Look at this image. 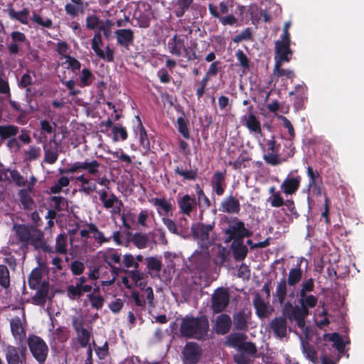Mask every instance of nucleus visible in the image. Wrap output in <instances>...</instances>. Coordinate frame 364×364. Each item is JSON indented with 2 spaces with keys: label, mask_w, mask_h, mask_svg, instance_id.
<instances>
[{
  "label": "nucleus",
  "mask_w": 364,
  "mask_h": 364,
  "mask_svg": "<svg viewBox=\"0 0 364 364\" xmlns=\"http://www.w3.org/2000/svg\"><path fill=\"white\" fill-rule=\"evenodd\" d=\"M208 328V321L205 317H186L182 319L180 332L186 337L201 339L206 336Z\"/></svg>",
  "instance_id": "f257e3e1"
},
{
  "label": "nucleus",
  "mask_w": 364,
  "mask_h": 364,
  "mask_svg": "<svg viewBox=\"0 0 364 364\" xmlns=\"http://www.w3.org/2000/svg\"><path fill=\"white\" fill-rule=\"evenodd\" d=\"M231 5L229 4L228 1H223L220 2L219 6H217L212 4L208 5V10L212 16L218 18L223 26H233L237 23V19L232 14H228Z\"/></svg>",
  "instance_id": "f03ea898"
},
{
  "label": "nucleus",
  "mask_w": 364,
  "mask_h": 364,
  "mask_svg": "<svg viewBox=\"0 0 364 364\" xmlns=\"http://www.w3.org/2000/svg\"><path fill=\"white\" fill-rule=\"evenodd\" d=\"M282 313L289 321H295L300 328H304L305 319L309 314V309L300 306L293 305L290 302L284 304Z\"/></svg>",
  "instance_id": "7ed1b4c3"
},
{
  "label": "nucleus",
  "mask_w": 364,
  "mask_h": 364,
  "mask_svg": "<svg viewBox=\"0 0 364 364\" xmlns=\"http://www.w3.org/2000/svg\"><path fill=\"white\" fill-rule=\"evenodd\" d=\"M27 343L31 354L36 360L41 364L44 363L48 353V347L46 343L41 337L32 334L28 336Z\"/></svg>",
  "instance_id": "20e7f679"
},
{
  "label": "nucleus",
  "mask_w": 364,
  "mask_h": 364,
  "mask_svg": "<svg viewBox=\"0 0 364 364\" xmlns=\"http://www.w3.org/2000/svg\"><path fill=\"white\" fill-rule=\"evenodd\" d=\"M215 223L204 224L196 223L191 227L193 238L201 247H207L211 244L210 233L213 232Z\"/></svg>",
  "instance_id": "39448f33"
},
{
  "label": "nucleus",
  "mask_w": 364,
  "mask_h": 364,
  "mask_svg": "<svg viewBox=\"0 0 364 364\" xmlns=\"http://www.w3.org/2000/svg\"><path fill=\"white\" fill-rule=\"evenodd\" d=\"M100 164L97 160L85 161L82 162L77 161L71 164L67 169H59V172L69 174L86 170L90 175L97 177L100 172Z\"/></svg>",
  "instance_id": "423d86ee"
},
{
  "label": "nucleus",
  "mask_w": 364,
  "mask_h": 364,
  "mask_svg": "<svg viewBox=\"0 0 364 364\" xmlns=\"http://www.w3.org/2000/svg\"><path fill=\"white\" fill-rule=\"evenodd\" d=\"M230 294L225 288H218L211 296V309L215 314L222 312L228 305Z\"/></svg>",
  "instance_id": "0eeeda50"
},
{
  "label": "nucleus",
  "mask_w": 364,
  "mask_h": 364,
  "mask_svg": "<svg viewBox=\"0 0 364 364\" xmlns=\"http://www.w3.org/2000/svg\"><path fill=\"white\" fill-rule=\"evenodd\" d=\"M100 200L102 203L103 207L106 209H111L112 215L120 214L123 203L114 194H109L107 191L102 189L98 191Z\"/></svg>",
  "instance_id": "6e6552de"
},
{
  "label": "nucleus",
  "mask_w": 364,
  "mask_h": 364,
  "mask_svg": "<svg viewBox=\"0 0 364 364\" xmlns=\"http://www.w3.org/2000/svg\"><path fill=\"white\" fill-rule=\"evenodd\" d=\"M86 280L85 277H80L76 279L75 285L72 284L68 287V295L70 299L80 298L83 293L92 291V286L86 284Z\"/></svg>",
  "instance_id": "1a4fd4ad"
},
{
  "label": "nucleus",
  "mask_w": 364,
  "mask_h": 364,
  "mask_svg": "<svg viewBox=\"0 0 364 364\" xmlns=\"http://www.w3.org/2000/svg\"><path fill=\"white\" fill-rule=\"evenodd\" d=\"M4 353L7 364H23L26 362V353L24 349H20L12 346H7L4 348Z\"/></svg>",
  "instance_id": "9d476101"
},
{
  "label": "nucleus",
  "mask_w": 364,
  "mask_h": 364,
  "mask_svg": "<svg viewBox=\"0 0 364 364\" xmlns=\"http://www.w3.org/2000/svg\"><path fill=\"white\" fill-rule=\"evenodd\" d=\"M183 355L185 364H196L200 356V349L196 343H188L183 348Z\"/></svg>",
  "instance_id": "9b49d317"
},
{
  "label": "nucleus",
  "mask_w": 364,
  "mask_h": 364,
  "mask_svg": "<svg viewBox=\"0 0 364 364\" xmlns=\"http://www.w3.org/2000/svg\"><path fill=\"white\" fill-rule=\"evenodd\" d=\"M289 46L290 44L287 43L279 42V41L275 42V63H283L290 61L292 51Z\"/></svg>",
  "instance_id": "f8f14e48"
},
{
  "label": "nucleus",
  "mask_w": 364,
  "mask_h": 364,
  "mask_svg": "<svg viewBox=\"0 0 364 364\" xmlns=\"http://www.w3.org/2000/svg\"><path fill=\"white\" fill-rule=\"evenodd\" d=\"M225 232L229 235L230 239H240L244 237L251 236L252 235V232L245 228V224L242 221L232 223L229 225Z\"/></svg>",
  "instance_id": "ddd939ff"
},
{
  "label": "nucleus",
  "mask_w": 364,
  "mask_h": 364,
  "mask_svg": "<svg viewBox=\"0 0 364 364\" xmlns=\"http://www.w3.org/2000/svg\"><path fill=\"white\" fill-rule=\"evenodd\" d=\"M44 158L43 161L46 164H55L59 156V150L57 141L55 139L50 140V146L47 144L43 145Z\"/></svg>",
  "instance_id": "4468645a"
},
{
  "label": "nucleus",
  "mask_w": 364,
  "mask_h": 364,
  "mask_svg": "<svg viewBox=\"0 0 364 364\" xmlns=\"http://www.w3.org/2000/svg\"><path fill=\"white\" fill-rule=\"evenodd\" d=\"M180 212L186 215H190L196 208V200L188 194H186L178 198L177 200Z\"/></svg>",
  "instance_id": "2eb2a0df"
},
{
  "label": "nucleus",
  "mask_w": 364,
  "mask_h": 364,
  "mask_svg": "<svg viewBox=\"0 0 364 364\" xmlns=\"http://www.w3.org/2000/svg\"><path fill=\"white\" fill-rule=\"evenodd\" d=\"M117 44L128 48L134 39V31L130 28H121L114 31Z\"/></svg>",
  "instance_id": "dca6fc26"
},
{
  "label": "nucleus",
  "mask_w": 364,
  "mask_h": 364,
  "mask_svg": "<svg viewBox=\"0 0 364 364\" xmlns=\"http://www.w3.org/2000/svg\"><path fill=\"white\" fill-rule=\"evenodd\" d=\"M11 331L15 339L20 341L26 337V330L22 320L19 317H15L10 321Z\"/></svg>",
  "instance_id": "f3484780"
},
{
  "label": "nucleus",
  "mask_w": 364,
  "mask_h": 364,
  "mask_svg": "<svg viewBox=\"0 0 364 364\" xmlns=\"http://www.w3.org/2000/svg\"><path fill=\"white\" fill-rule=\"evenodd\" d=\"M301 182V178L287 177L282 183L281 188L286 195H292L298 190Z\"/></svg>",
  "instance_id": "a211bd4d"
},
{
  "label": "nucleus",
  "mask_w": 364,
  "mask_h": 364,
  "mask_svg": "<svg viewBox=\"0 0 364 364\" xmlns=\"http://www.w3.org/2000/svg\"><path fill=\"white\" fill-rule=\"evenodd\" d=\"M231 319L227 314H220L215 320V331L218 334H225L230 328Z\"/></svg>",
  "instance_id": "6ab92c4d"
},
{
  "label": "nucleus",
  "mask_w": 364,
  "mask_h": 364,
  "mask_svg": "<svg viewBox=\"0 0 364 364\" xmlns=\"http://www.w3.org/2000/svg\"><path fill=\"white\" fill-rule=\"evenodd\" d=\"M270 328L277 337L283 338L287 334L286 318L278 317L273 319L270 323Z\"/></svg>",
  "instance_id": "aec40b11"
},
{
  "label": "nucleus",
  "mask_w": 364,
  "mask_h": 364,
  "mask_svg": "<svg viewBox=\"0 0 364 364\" xmlns=\"http://www.w3.org/2000/svg\"><path fill=\"white\" fill-rule=\"evenodd\" d=\"M220 210L224 213H237L240 211V202L236 198L229 196L221 203Z\"/></svg>",
  "instance_id": "412c9836"
},
{
  "label": "nucleus",
  "mask_w": 364,
  "mask_h": 364,
  "mask_svg": "<svg viewBox=\"0 0 364 364\" xmlns=\"http://www.w3.org/2000/svg\"><path fill=\"white\" fill-rule=\"evenodd\" d=\"M169 52L176 56H180L182 51H186L183 40L175 35L168 43Z\"/></svg>",
  "instance_id": "4be33fe9"
},
{
  "label": "nucleus",
  "mask_w": 364,
  "mask_h": 364,
  "mask_svg": "<svg viewBox=\"0 0 364 364\" xmlns=\"http://www.w3.org/2000/svg\"><path fill=\"white\" fill-rule=\"evenodd\" d=\"M151 202L160 215H167L172 212L173 205L166 198H155L152 199Z\"/></svg>",
  "instance_id": "5701e85b"
},
{
  "label": "nucleus",
  "mask_w": 364,
  "mask_h": 364,
  "mask_svg": "<svg viewBox=\"0 0 364 364\" xmlns=\"http://www.w3.org/2000/svg\"><path fill=\"white\" fill-rule=\"evenodd\" d=\"M253 303L259 317H267L271 314L272 310L268 304L265 303L258 294L255 296Z\"/></svg>",
  "instance_id": "b1692460"
},
{
  "label": "nucleus",
  "mask_w": 364,
  "mask_h": 364,
  "mask_svg": "<svg viewBox=\"0 0 364 364\" xmlns=\"http://www.w3.org/2000/svg\"><path fill=\"white\" fill-rule=\"evenodd\" d=\"M75 181L80 183V191L86 194H90L97 189L96 184L92 183L85 174L77 176Z\"/></svg>",
  "instance_id": "393cba45"
},
{
  "label": "nucleus",
  "mask_w": 364,
  "mask_h": 364,
  "mask_svg": "<svg viewBox=\"0 0 364 364\" xmlns=\"http://www.w3.org/2000/svg\"><path fill=\"white\" fill-rule=\"evenodd\" d=\"M212 186L214 191L218 196H222L225 191V175L221 172L215 173Z\"/></svg>",
  "instance_id": "a878e982"
},
{
  "label": "nucleus",
  "mask_w": 364,
  "mask_h": 364,
  "mask_svg": "<svg viewBox=\"0 0 364 364\" xmlns=\"http://www.w3.org/2000/svg\"><path fill=\"white\" fill-rule=\"evenodd\" d=\"M303 277V272L301 269L300 264H298L297 266L294 268H292L289 270L288 274L287 279H286L288 285L290 287H294L298 284Z\"/></svg>",
  "instance_id": "bb28decb"
},
{
  "label": "nucleus",
  "mask_w": 364,
  "mask_h": 364,
  "mask_svg": "<svg viewBox=\"0 0 364 364\" xmlns=\"http://www.w3.org/2000/svg\"><path fill=\"white\" fill-rule=\"evenodd\" d=\"M301 346L302 353L306 358L314 363H316L318 362V355L315 348L309 342L304 340L301 341Z\"/></svg>",
  "instance_id": "cd10ccee"
},
{
  "label": "nucleus",
  "mask_w": 364,
  "mask_h": 364,
  "mask_svg": "<svg viewBox=\"0 0 364 364\" xmlns=\"http://www.w3.org/2000/svg\"><path fill=\"white\" fill-rule=\"evenodd\" d=\"M102 259L107 263V266L114 264H119L121 260V256L113 249H107L101 252Z\"/></svg>",
  "instance_id": "c85d7f7f"
},
{
  "label": "nucleus",
  "mask_w": 364,
  "mask_h": 364,
  "mask_svg": "<svg viewBox=\"0 0 364 364\" xmlns=\"http://www.w3.org/2000/svg\"><path fill=\"white\" fill-rule=\"evenodd\" d=\"M9 17L11 19L18 21L23 24L28 23L29 11L27 9H24L21 11H16L13 8L8 9Z\"/></svg>",
  "instance_id": "c756f323"
},
{
  "label": "nucleus",
  "mask_w": 364,
  "mask_h": 364,
  "mask_svg": "<svg viewBox=\"0 0 364 364\" xmlns=\"http://www.w3.org/2000/svg\"><path fill=\"white\" fill-rule=\"evenodd\" d=\"M43 276V269L41 268H35L31 273L28 278V284L31 288L36 289L41 282Z\"/></svg>",
  "instance_id": "7c9ffc66"
},
{
  "label": "nucleus",
  "mask_w": 364,
  "mask_h": 364,
  "mask_svg": "<svg viewBox=\"0 0 364 364\" xmlns=\"http://www.w3.org/2000/svg\"><path fill=\"white\" fill-rule=\"evenodd\" d=\"M245 125L250 132L262 134L260 122L252 113H250L247 117Z\"/></svg>",
  "instance_id": "2f4dec72"
},
{
  "label": "nucleus",
  "mask_w": 364,
  "mask_h": 364,
  "mask_svg": "<svg viewBox=\"0 0 364 364\" xmlns=\"http://www.w3.org/2000/svg\"><path fill=\"white\" fill-rule=\"evenodd\" d=\"M149 273L151 274V272L159 273L162 267L161 259L156 257H148L145 259Z\"/></svg>",
  "instance_id": "473e14b6"
},
{
  "label": "nucleus",
  "mask_w": 364,
  "mask_h": 364,
  "mask_svg": "<svg viewBox=\"0 0 364 364\" xmlns=\"http://www.w3.org/2000/svg\"><path fill=\"white\" fill-rule=\"evenodd\" d=\"M287 285L288 283L284 278L282 279L277 283L276 288V296L280 304H282L286 299Z\"/></svg>",
  "instance_id": "72a5a7b5"
},
{
  "label": "nucleus",
  "mask_w": 364,
  "mask_h": 364,
  "mask_svg": "<svg viewBox=\"0 0 364 364\" xmlns=\"http://www.w3.org/2000/svg\"><path fill=\"white\" fill-rule=\"evenodd\" d=\"M32 191V188L29 187L28 190H21L19 191V196L21 202L23 207L26 209H32L33 201L31 197L30 193Z\"/></svg>",
  "instance_id": "f704fd0d"
},
{
  "label": "nucleus",
  "mask_w": 364,
  "mask_h": 364,
  "mask_svg": "<svg viewBox=\"0 0 364 364\" xmlns=\"http://www.w3.org/2000/svg\"><path fill=\"white\" fill-rule=\"evenodd\" d=\"M299 302L300 306L304 307L306 309H309V308H314L316 306L318 299L316 296L311 294H304L303 296H299Z\"/></svg>",
  "instance_id": "c9c22d12"
},
{
  "label": "nucleus",
  "mask_w": 364,
  "mask_h": 364,
  "mask_svg": "<svg viewBox=\"0 0 364 364\" xmlns=\"http://www.w3.org/2000/svg\"><path fill=\"white\" fill-rule=\"evenodd\" d=\"M282 63H275L273 75L277 77H286L289 79H292L294 77V73L291 70L284 69L282 68Z\"/></svg>",
  "instance_id": "e433bc0d"
},
{
  "label": "nucleus",
  "mask_w": 364,
  "mask_h": 364,
  "mask_svg": "<svg viewBox=\"0 0 364 364\" xmlns=\"http://www.w3.org/2000/svg\"><path fill=\"white\" fill-rule=\"evenodd\" d=\"M82 4L68 3L65 6V11L68 15L72 18L77 16L80 14L83 13Z\"/></svg>",
  "instance_id": "4c0bfd02"
},
{
  "label": "nucleus",
  "mask_w": 364,
  "mask_h": 364,
  "mask_svg": "<svg viewBox=\"0 0 364 364\" xmlns=\"http://www.w3.org/2000/svg\"><path fill=\"white\" fill-rule=\"evenodd\" d=\"M0 286L4 289H8L10 286L9 271L4 264H0Z\"/></svg>",
  "instance_id": "58836bf2"
},
{
  "label": "nucleus",
  "mask_w": 364,
  "mask_h": 364,
  "mask_svg": "<svg viewBox=\"0 0 364 364\" xmlns=\"http://www.w3.org/2000/svg\"><path fill=\"white\" fill-rule=\"evenodd\" d=\"M132 242L137 248L144 249L146 247L149 239L144 234L136 233L133 235Z\"/></svg>",
  "instance_id": "ea45409f"
},
{
  "label": "nucleus",
  "mask_w": 364,
  "mask_h": 364,
  "mask_svg": "<svg viewBox=\"0 0 364 364\" xmlns=\"http://www.w3.org/2000/svg\"><path fill=\"white\" fill-rule=\"evenodd\" d=\"M18 128L14 125L0 126V136L1 139H6L16 135Z\"/></svg>",
  "instance_id": "a19ab883"
},
{
  "label": "nucleus",
  "mask_w": 364,
  "mask_h": 364,
  "mask_svg": "<svg viewBox=\"0 0 364 364\" xmlns=\"http://www.w3.org/2000/svg\"><path fill=\"white\" fill-rule=\"evenodd\" d=\"M55 252L60 254H66L67 243L66 236L64 234L58 235L55 240Z\"/></svg>",
  "instance_id": "79ce46f5"
},
{
  "label": "nucleus",
  "mask_w": 364,
  "mask_h": 364,
  "mask_svg": "<svg viewBox=\"0 0 364 364\" xmlns=\"http://www.w3.org/2000/svg\"><path fill=\"white\" fill-rule=\"evenodd\" d=\"M93 80L94 76L92 72L87 68H84L81 72L79 86L82 87L89 86L92 83Z\"/></svg>",
  "instance_id": "37998d69"
},
{
  "label": "nucleus",
  "mask_w": 364,
  "mask_h": 364,
  "mask_svg": "<svg viewBox=\"0 0 364 364\" xmlns=\"http://www.w3.org/2000/svg\"><path fill=\"white\" fill-rule=\"evenodd\" d=\"M175 173L186 180H194L197 176L196 170L184 169L182 166H177L175 168Z\"/></svg>",
  "instance_id": "c03bdc74"
},
{
  "label": "nucleus",
  "mask_w": 364,
  "mask_h": 364,
  "mask_svg": "<svg viewBox=\"0 0 364 364\" xmlns=\"http://www.w3.org/2000/svg\"><path fill=\"white\" fill-rule=\"evenodd\" d=\"M70 179L67 176H61L58 181L50 187V190L52 193H59L63 188L68 186Z\"/></svg>",
  "instance_id": "a18cd8bd"
},
{
  "label": "nucleus",
  "mask_w": 364,
  "mask_h": 364,
  "mask_svg": "<svg viewBox=\"0 0 364 364\" xmlns=\"http://www.w3.org/2000/svg\"><path fill=\"white\" fill-rule=\"evenodd\" d=\"M245 339V336L241 333H231L227 339V343L229 346L238 347L241 346Z\"/></svg>",
  "instance_id": "49530a36"
},
{
  "label": "nucleus",
  "mask_w": 364,
  "mask_h": 364,
  "mask_svg": "<svg viewBox=\"0 0 364 364\" xmlns=\"http://www.w3.org/2000/svg\"><path fill=\"white\" fill-rule=\"evenodd\" d=\"M89 231L91 232V235L92 237L100 245L104 242H107L109 241V238H107L104 236L103 233L99 230L97 227L94 224V225H91Z\"/></svg>",
  "instance_id": "de8ad7c7"
},
{
  "label": "nucleus",
  "mask_w": 364,
  "mask_h": 364,
  "mask_svg": "<svg viewBox=\"0 0 364 364\" xmlns=\"http://www.w3.org/2000/svg\"><path fill=\"white\" fill-rule=\"evenodd\" d=\"M109 267V274L111 277H108L107 280L102 281V286H110L115 282L117 275L119 273V268L113 266V264L108 265Z\"/></svg>",
  "instance_id": "09e8293b"
},
{
  "label": "nucleus",
  "mask_w": 364,
  "mask_h": 364,
  "mask_svg": "<svg viewBox=\"0 0 364 364\" xmlns=\"http://www.w3.org/2000/svg\"><path fill=\"white\" fill-rule=\"evenodd\" d=\"M64 58L65 60L63 63V64L65 65L66 68L71 69L73 72L80 69L81 64L75 58L69 55H64Z\"/></svg>",
  "instance_id": "8fccbe9b"
},
{
  "label": "nucleus",
  "mask_w": 364,
  "mask_h": 364,
  "mask_svg": "<svg viewBox=\"0 0 364 364\" xmlns=\"http://www.w3.org/2000/svg\"><path fill=\"white\" fill-rule=\"evenodd\" d=\"M31 20L36 24L44 28H50L53 25V22L50 18H44L36 12L33 13Z\"/></svg>",
  "instance_id": "3c124183"
},
{
  "label": "nucleus",
  "mask_w": 364,
  "mask_h": 364,
  "mask_svg": "<svg viewBox=\"0 0 364 364\" xmlns=\"http://www.w3.org/2000/svg\"><path fill=\"white\" fill-rule=\"evenodd\" d=\"M48 296V289L46 287L38 290L33 298L34 304L37 305H43Z\"/></svg>",
  "instance_id": "603ef678"
},
{
  "label": "nucleus",
  "mask_w": 364,
  "mask_h": 364,
  "mask_svg": "<svg viewBox=\"0 0 364 364\" xmlns=\"http://www.w3.org/2000/svg\"><path fill=\"white\" fill-rule=\"evenodd\" d=\"M123 264L126 268L138 269L139 264L136 261L135 257L131 254H126L123 256Z\"/></svg>",
  "instance_id": "864d4df0"
},
{
  "label": "nucleus",
  "mask_w": 364,
  "mask_h": 364,
  "mask_svg": "<svg viewBox=\"0 0 364 364\" xmlns=\"http://www.w3.org/2000/svg\"><path fill=\"white\" fill-rule=\"evenodd\" d=\"M77 339L82 347H86L90 342V333L85 328L77 331Z\"/></svg>",
  "instance_id": "5fc2aeb1"
},
{
  "label": "nucleus",
  "mask_w": 364,
  "mask_h": 364,
  "mask_svg": "<svg viewBox=\"0 0 364 364\" xmlns=\"http://www.w3.org/2000/svg\"><path fill=\"white\" fill-rule=\"evenodd\" d=\"M41 149L38 147L31 146L25 151V159L27 161H33L39 158Z\"/></svg>",
  "instance_id": "6e6d98bb"
},
{
  "label": "nucleus",
  "mask_w": 364,
  "mask_h": 364,
  "mask_svg": "<svg viewBox=\"0 0 364 364\" xmlns=\"http://www.w3.org/2000/svg\"><path fill=\"white\" fill-rule=\"evenodd\" d=\"M177 230L179 232L178 235H180L184 238L188 236V220L186 218H181L177 223Z\"/></svg>",
  "instance_id": "4d7b16f0"
},
{
  "label": "nucleus",
  "mask_w": 364,
  "mask_h": 364,
  "mask_svg": "<svg viewBox=\"0 0 364 364\" xmlns=\"http://www.w3.org/2000/svg\"><path fill=\"white\" fill-rule=\"evenodd\" d=\"M113 26V23L111 20L107 19L104 22H101L99 26V30L103 32L104 36L106 38H109L112 31V27Z\"/></svg>",
  "instance_id": "13d9d810"
},
{
  "label": "nucleus",
  "mask_w": 364,
  "mask_h": 364,
  "mask_svg": "<svg viewBox=\"0 0 364 364\" xmlns=\"http://www.w3.org/2000/svg\"><path fill=\"white\" fill-rule=\"evenodd\" d=\"M240 353L252 355L256 353L257 348L255 346L250 342H243L239 348Z\"/></svg>",
  "instance_id": "bf43d9fd"
},
{
  "label": "nucleus",
  "mask_w": 364,
  "mask_h": 364,
  "mask_svg": "<svg viewBox=\"0 0 364 364\" xmlns=\"http://www.w3.org/2000/svg\"><path fill=\"white\" fill-rule=\"evenodd\" d=\"M314 282L313 279L310 278L304 281L301 285V289L299 293V296L307 294L308 292L312 291L314 290Z\"/></svg>",
  "instance_id": "052dcab7"
},
{
  "label": "nucleus",
  "mask_w": 364,
  "mask_h": 364,
  "mask_svg": "<svg viewBox=\"0 0 364 364\" xmlns=\"http://www.w3.org/2000/svg\"><path fill=\"white\" fill-rule=\"evenodd\" d=\"M178 129V132L183 135V136L186 139L189 138V130L187 126V122L183 117H179L177 119Z\"/></svg>",
  "instance_id": "680f3d73"
},
{
  "label": "nucleus",
  "mask_w": 364,
  "mask_h": 364,
  "mask_svg": "<svg viewBox=\"0 0 364 364\" xmlns=\"http://www.w3.org/2000/svg\"><path fill=\"white\" fill-rule=\"evenodd\" d=\"M328 336L329 341L333 343L334 346L339 351H342L344 348V344L343 342V339L338 333H332L326 335Z\"/></svg>",
  "instance_id": "e2e57ef3"
},
{
  "label": "nucleus",
  "mask_w": 364,
  "mask_h": 364,
  "mask_svg": "<svg viewBox=\"0 0 364 364\" xmlns=\"http://www.w3.org/2000/svg\"><path fill=\"white\" fill-rule=\"evenodd\" d=\"M162 223L170 232L178 235L179 232L177 230V223L174 220L167 217H163Z\"/></svg>",
  "instance_id": "0e129e2a"
},
{
  "label": "nucleus",
  "mask_w": 364,
  "mask_h": 364,
  "mask_svg": "<svg viewBox=\"0 0 364 364\" xmlns=\"http://www.w3.org/2000/svg\"><path fill=\"white\" fill-rule=\"evenodd\" d=\"M233 253L236 259L242 260L247 255V249L242 244H238L233 250Z\"/></svg>",
  "instance_id": "69168bd1"
},
{
  "label": "nucleus",
  "mask_w": 364,
  "mask_h": 364,
  "mask_svg": "<svg viewBox=\"0 0 364 364\" xmlns=\"http://www.w3.org/2000/svg\"><path fill=\"white\" fill-rule=\"evenodd\" d=\"M252 38V31L251 29L247 28L242 31L240 34L235 36L232 41L234 43H238L242 41H248Z\"/></svg>",
  "instance_id": "338daca9"
},
{
  "label": "nucleus",
  "mask_w": 364,
  "mask_h": 364,
  "mask_svg": "<svg viewBox=\"0 0 364 364\" xmlns=\"http://www.w3.org/2000/svg\"><path fill=\"white\" fill-rule=\"evenodd\" d=\"M88 299L91 306L97 309H100L104 304V299L100 295L89 294Z\"/></svg>",
  "instance_id": "774afa93"
}]
</instances>
